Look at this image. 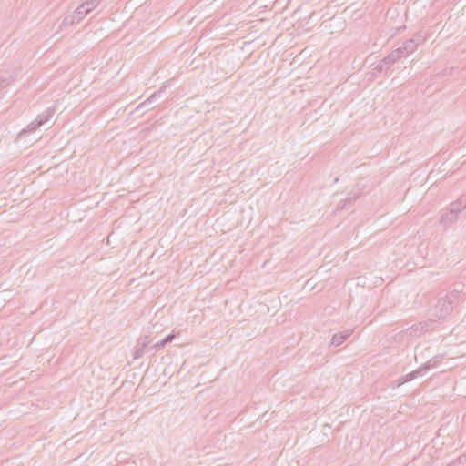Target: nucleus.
Returning a JSON list of instances; mask_svg holds the SVG:
<instances>
[{"instance_id": "obj_9", "label": "nucleus", "mask_w": 466, "mask_h": 466, "mask_svg": "<svg viewBox=\"0 0 466 466\" xmlns=\"http://www.w3.org/2000/svg\"><path fill=\"white\" fill-rule=\"evenodd\" d=\"M351 334L352 330H347L344 332L334 334L331 339V345L334 347L341 345L346 339H348L350 337Z\"/></svg>"}, {"instance_id": "obj_21", "label": "nucleus", "mask_w": 466, "mask_h": 466, "mask_svg": "<svg viewBox=\"0 0 466 466\" xmlns=\"http://www.w3.org/2000/svg\"><path fill=\"white\" fill-rule=\"evenodd\" d=\"M395 383H396V386H397V387H400V386H401V385L403 384V383H400V378H399V379L395 381Z\"/></svg>"}, {"instance_id": "obj_8", "label": "nucleus", "mask_w": 466, "mask_h": 466, "mask_svg": "<svg viewBox=\"0 0 466 466\" xmlns=\"http://www.w3.org/2000/svg\"><path fill=\"white\" fill-rule=\"evenodd\" d=\"M165 87L160 88L157 92H155L152 94L147 100L142 102L136 108V111H139L141 109L147 108L148 106H151L153 103H155L157 99L161 97L162 93L164 92Z\"/></svg>"}, {"instance_id": "obj_10", "label": "nucleus", "mask_w": 466, "mask_h": 466, "mask_svg": "<svg viewBox=\"0 0 466 466\" xmlns=\"http://www.w3.org/2000/svg\"><path fill=\"white\" fill-rule=\"evenodd\" d=\"M175 338V334L171 333V334H168L167 336H166L164 339H162L161 340L156 342L151 348L149 350H153L154 352H157L160 350H162L167 344L172 342V340L174 339Z\"/></svg>"}, {"instance_id": "obj_17", "label": "nucleus", "mask_w": 466, "mask_h": 466, "mask_svg": "<svg viewBox=\"0 0 466 466\" xmlns=\"http://www.w3.org/2000/svg\"><path fill=\"white\" fill-rule=\"evenodd\" d=\"M100 3V0H86L82 5L88 10L90 13L93 9H95Z\"/></svg>"}, {"instance_id": "obj_4", "label": "nucleus", "mask_w": 466, "mask_h": 466, "mask_svg": "<svg viewBox=\"0 0 466 466\" xmlns=\"http://www.w3.org/2000/svg\"><path fill=\"white\" fill-rule=\"evenodd\" d=\"M400 51H397L396 49L390 52L387 56L381 59L379 64L376 66L375 70L378 72H382L385 69H388L390 66L399 61L401 57L400 56Z\"/></svg>"}, {"instance_id": "obj_15", "label": "nucleus", "mask_w": 466, "mask_h": 466, "mask_svg": "<svg viewBox=\"0 0 466 466\" xmlns=\"http://www.w3.org/2000/svg\"><path fill=\"white\" fill-rule=\"evenodd\" d=\"M14 81L13 77L9 74L0 76V90L8 86Z\"/></svg>"}, {"instance_id": "obj_7", "label": "nucleus", "mask_w": 466, "mask_h": 466, "mask_svg": "<svg viewBox=\"0 0 466 466\" xmlns=\"http://www.w3.org/2000/svg\"><path fill=\"white\" fill-rule=\"evenodd\" d=\"M149 343L150 340L148 339V337L139 339L134 350L133 359L137 360L141 358L144 355L146 349L147 348Z\"/></svg>"}, {"instance_id": "obj_11", "label": "nucleus", "mask_w": 466, "mask_h": 466, "mask_svg": "<svg viewBox=\"0 0 466 466\" xmlns=\"http://www.w3.org/2000/svg\"><path fill=\"white\" fill-rule=\"evenodd\" d=\"M53 115L54 109L49 107L42 114H39L35 120L37 122L38 126L42 127L52 118Z\"/></svg>"}, {"instance_id": "obj_3", "label": "nucleus", "mask_w": 466, "mask_h": 466, "mask_svg": "<svg viewBox=\"0 0 466 466\" xmlns=\"http://www.w3.org/2000/svg\"><path fill=\"white\" fill-rule=\"evenodd\" d=\"M454 206L455 204L451 202L447 208H444L441 211L439 224L444 228H450L458 219V216L461 211L457 207Z\"/></svg>"}, {"instance_id": "obj_20", "label": "nucleus", "mask_w": 466, "mask_h": 466, "mask_svg": "<svg viewBox=\"0 0 466 466\" xmlns=\"http://www.w3.org/2000/svg\"><path fill=\"white\" fill-rule=\"evenodd\" d=\"M419 326H420V332H422L423 329H424V327L421 326V324L420 323L419 325H414L411 327V329L414 330V333L416 334L417 331L419 330Z\"/></svg>"}, {"instance_id": "obj_14", "label": "nucleus", "mask_w": 466, "mask_h": 466, "mask_svg": "<svg viewBox=\"0 0 466 466\" xmlns=\"http://www.w3.org/2000/svg\"><path fill=\"white\" fill-rule=\"evenodd\" d=\"M39 127H40V126H38L37 122L35 120H34L31 123H29L26 126V127H25L24 129L21 130V132L19 133V137H22L29 132H35Z\"/></svg>"}, {"instance_id": "obj_13", "label": "nucleus", "mask_w": 466, "mask_h": 466, "mask_svg": "<svg viewBox=\"0 0 466 466\" xmlns=\"http://www.w3.org/2000/svg\"><path fill=\"white\" fill-rule=\"evenodd\" d=\"M89 14L88 10L81 4L73 13L76 18V22H80L86 15Z\"/></svg>"}, {"instance_id": "obj_16", "label": "nucleus", "mask_w": 466, "mask_h": 466, "mask_svg": "<svg viewBox=\"0 0 466 466\" xmlns=\"http://www.w3.org/2000/svg\"><path fill=\"white\" fill-rule=\"evenodd\" d=\"M453 203L455 204L454 207H457L461 212L466 209V192L461 194Z\"/></svg>"}, {"instance_id": "obj_18", "label": "nucleus", "mask_w": 466, "mask_h": 466, "mask_svg": "<svg viewBox=\"0 0 466 466\" xmlns=\"http://www.w3.org/2000/svg\"><path fill=\"white\" fill-rule=\"evenodd\" d=\"M416 378L417 377H416V374L414 373V371H411V372L400 377V383H406V382L411 381V380H415Z\"/></svg>"}, {"instance_id": "obj_12", "label": "nucleus", "mask_w": 466, "mask_h": 466, "mask_svg": "<svg viewBox=\"0 0 466 466\" xmlns=\"http://www.w3.org/2000/svg\"><path fill=\"white\" fill-rule=\"evenodd\" d=\"M75 23H77V22H76V18L75 17V15L73 14L65 16L64 19L62 20V22L59 24L57 32L71 26Z\"/></svg>"}, {"instance_id": "obj_5", "label": "nucleus", "mask_w": 466, "mask_h": 466, "mask_svg": "<svg viewBox=\"0 0 466 466\" xmlns=\"http://www.w3.org/2000/svg\"><path fill=\"white\" fill-rule=\"evenodd\" d=\"M440 363L439 357H433L432 359L429 360L426 363L420 366L418 369H416L414 373L416 374V377L423 376L428 370L435 368Z\"/></svg>"}, {"instance_id": "obj_1", "label": "nucleus", "mask_w": 466, "mask_h": 466, "mask_svg": "<svg viewBox=\"0 0 466 466\" xmlns=\"http://www.w3.org/2000/svg\"><path fill=\"white\" fill-rule=\"evenodd\" d=\"M460 294L457 291H452L447 294L444 298L439 299L434 307V315L438 319H443L449 315L455 304L459 301Z\"/></svg>"}, {"instance_id": "obj_6", "label": "nucleus", "mask_w": 466, "mask_h": 466, "mask_svg": "<svg viewBox=\"0 0 466 466\" xmlns=\"http://www.w3.org/2000/svg\"><path fill=\"white\" fill-rule=\"evenodd\" d=\"M360 190L351 191V192L348 193L347 198L342 202H340L339 204L338 209H340V210L349 209L355 203V201L360 198Z\"/></svg>"}, {"instance_id": "obj_19", "label": "nucleus", "mask_w": 466, "mask_h": 466, "mask_svg": "<svg viewBox=\"0 0 466 466\" xmlns=\"http://www.w3.org/2000/svg\"><path fill=\"white\" fill-rule=\"evenodd\" d=\"M466 462V455L461 456L457 459V461L452 462V465L455 466L456 463H465Z\"/></svg>"}, {"instance_id": "obj_2", "label": "nucleus", "mask_w": 466, "mask_h": 466, "mask_svg": "<svg viewBox=\"0 0 466 466\" xmlns=\"http://www.w3.org/2000/svg\"><path fill=\"white\" fill-rule=\"evenodd\" d=\"M425 41V35L421 32H417L410 39L406 40L402 46L396 48L400 52L401 58L407 57L410 54L414 53L421 43Z\"/></svg>"}]
</instances>
